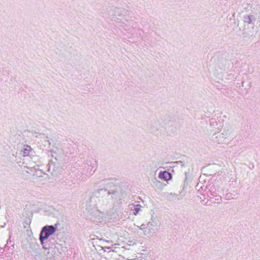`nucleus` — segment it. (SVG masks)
<instances>
[{
	"label": "nucleus",
	"mask_w": 260,
	"mask_h": 260,
	"mask_svg": "<svg viewBox=\"0 0 260 260\" xmlns=\"http://www.w3.org/2000/svg\"><path fill=\"white\" fill-rule=\"evenodd\" d=\"M112 11L114 13V14L111 19L115 21H118V18H117V16H121V10L119 8L115 7L112 9Z\"/></svg>",
	"instance_id": "5"
},
{
	"label": "nucleus",
	"mask_w": 260,
	"mask_h": 260,
	"mask_svg": "<svg viewBox=\"0 0 260 260\" xmlns=\"http://www.w3.org/2000/svg\"><path fill=\"white\" fill-rule=\"evenodd\" d=\"M141 207L142 206L139 204H137L135 205L132 204L129 205V209H131V211H133V213L136 215L139 213L140 211L141 210Z\"/></svg>",
	"instance_id": "4"
},
{
	"label": "nucleus",
	"mask_w": 260,
	"mask_h": 260,
	"mask_svg": "<svg viewBox=\"0 0 260 260\" xmlns=\"http://www.w3.org/2000/svg\"><path fill=\"white\" fill-rule=\"evenodd\" d=\"M157 226L156 221L154 218H151L150 221L146 224H142L140 226H138V229L143 231L144 236L150 238L157 232Z\"/></svg>",
	"instance_id": "1"
},
{
	"label": "nucleus",
	"mask_w": 260,
	"mask_h": 260,
	"mask_svg": "<svg viewBox=\"0 0 260 260\" xmlns=\"http://www.w3.org/2000/svg\"><path fill=\"white\" fill-rule=\"evenodd\" d=\"M214 141L219 144H223L225 142V138L223 134H220L215 137Z\"/></svg>",
	"instance_id": "9"
},
{
	"label": "nucleus",
	"mask_w": 260,
	"mask_h": 260,
	"mask_svg": "<svg viewBox=\"0 0 260 260\" xmlns=\"http://www.w3.org/2000/svg\"><path fill=\"white\" fill-rule=\"evenodd\" d=\"M243 20L245 23L251 24L255 21V18L253 15H247L244 16Z\"/></svg>",
	"instance_id": "6"
},
{
	"label": "nucleus",
	"mask_w": 260,
	"mask_h": 260,
	"mask_svg": "<svg viewBox=\"0 0 260 260\" xmlns=\"http://www.w3.org/2000/svg\"><path fill=\"white\" fill-rule=\"evenodd\" d=\"M22 151L23 154L24 156L31 155L32 154V153L33 152L32 149L31 148V147L29 146H28V145L24 146Z\"/></svg>",
	"instance_id": "7"
},
{
	"label": "nucleus",
	"mask_w": 260,
	"mask_h": 260,
	"mask_svg": "<svg viewBox=\"0 0 260 260\" xmlns=\"http://www.w3.org/2000/svg\"><path fill=\"white\" fill-rule=\"evenodd\" d=\"M106 213L107 215H110L108 211H106Z\"/></svg>",
	"instance_id": "10"
},
{
	"label": "nucleus",
	"mask_w": 260,
	"mask_h": 260,
	"mask_svg": "<svg viewBox=\"0 0 260 260\" xmlns=\"http://www.w3.org/2000/svg\"><path fill=\"white\" fill-rule=\"evenodd\" d=\"M58 224H55L54 225H46L44 226L40 234V240L41 244L43 245V248L46 249L47 248L44 245V241L47 240L48 238L52 235L57 230Z\"/></svg>",
	"instance_id": "2"
},
{
	"label": "nucleus",
	"mask_w": 260,
	"mask_h": 260,
	"mask_svg": "<svg viewBox=\"0 0 260 260\" xmlns=\"http://www.w3.org/2000/svg\"><path fill=\"white\" fill-rule=\"evenodd\" d=\"M103 244L105 246V247L107 248L108 249H112V251L117 252V251L116 250L117 247H116V244L112 245V247H110L108 246L109 244H110L112 243L111 241L109 240H103Z\"/></svg>",
	"instance_id": "8"
},
{
	"label": "nucleus",
	"mask_w": 260,
	"mask_h": 260,
	"mask_svg": "<svg viewBox=\"0 0 260 260\" xmlns=\"http://www.w3.org/2000/svg\"><path fill=\"white\" fill-rule=\"evenodd\" d=\"M158 177L161 180L168 181L171 179L172 175L169 172L165 171L159 173Z\"/></svg>",
	"instance_id": "3"
}]
</instances>
